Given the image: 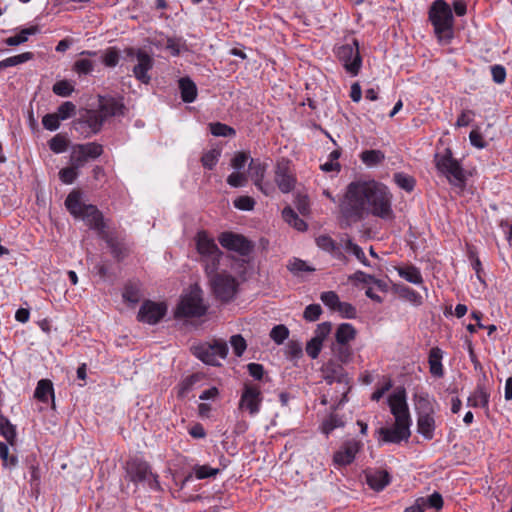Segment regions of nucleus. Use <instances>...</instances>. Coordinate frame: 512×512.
Segmentation results:
<instances>
[{
  "mask_svg": "<svg viewBox=\"0 0 512 512\" xmlns=\"http://www.w3.org/2000/svg\"><path fill=\"white\" fill-rule=\"evenodd\" d=\"M339 208L343 218L350 223L363 220L369 213L385 221L395 217L392 194L385 185L374 180L351 182Z\"/></svg>",
  "mask_w": 512,
  "mask_h": 512,
  "instance_id": "1",
  "label": "nucleus"
},
{
  "mask_svg": "<svg viewBox=\"0 0 512 512\" xmlns=\"http://www.w3.org/2000/svg\"><path fill=\"white\" fill-rule=\"evenodd\" d=\"M65 206L75 218H81L90 229L96 231L98 236L107 230L102 212L95 205L82 203L80 192H70Z\"/></svg>",
  "mask_w": 512,
  "mask_h": 512,
  "instance_id": "2",
  "label": "nucleus"
},
{
  "mask_svg": "<svg viewBox=\"0 0 512 512\" xmlns=\"http://www.w3.org/2000/svg\"><path fill=\"white\" fill-rule=\"evenodd\" d=\"M428 19L440 43L448 44L454 37V16L450 5L444 0H435L429 7Z\"/></svg>",
  "mask_w": 512,
  "mask_h": 512,
  "instance_id": "3",
  "label": "nucleus"
},
{
  "mask_svg": "<svg viewBox=\"0 0 512 512\" xmlns=\"http://www.w3.org/2000/svg\"><path fill=\"white\" fill-rule=\"evenodd\" d=\"M435 163L439 172L444 174L451 185L463 187L465 175L459 162L453 158L452 152L446 148L443 153L435 155Z\"/></svg>",
  "mask_w": 512,
  "mask_h": 512,
  "instance_id": "4",
  "label": "nucleus"
},
{
  "mask_svg": "<svg viewBox=\"0 0 512 512\" xmlns=\"http://www.w3.org/2000/svg\"><path fill=\"white\" fill-rule=\"evenodd\" d=\"M207 311V307L203 304L201 291L193 289L188 294L181 297L176 310L175 316L180 317H201Z\"/></svg>",
  "mask_w": 512,
  "mask_h": 512,
  "instance_id": "5",
  "label": "nucleus"
},
{
  "mask_svg": "<svg viewBox=\"0 0 512 512\" xmlns=\"http://www.w3.org/2000/svg\"><path fill=\"white\" fill-rule=\"evenodd\" d=\"M209 283L215 297L222 302H229L237 292L238 282L236 278L226 271L214 275Z\"/></svg>",
  "mask_w": 512,
  "mask_h": 512,
  "instance_id": "6",
  "label": "nucleus"
},
{
  "mask_svg": "<svg viewBox=\"0 0 512 512\" xmlns=\"http://www.w3.org/2000/svg\"><path fill=\"white\" fill-rule=\"evenodd\" d=\"M336 54L349 74L356 76L359 73L362 59L359 53V44L356 39H353L351 43L339 46Z\"/></svg>",
  "mask_w": 512,
  "mask_h": 512,
  "instance_id": "7",
  "label": "nucleus"
},
{
  "mask_svg": "<svg viewBox=\"0 0 512 512\" xmlns=\"http://www.w3.org/2000/svg\"><path fill=\"white\" fill-rule=\"evenodd\" d=\"M218 241L223 248L236 252L243 257L249 256L254 249L252 241L242 234L230 231L222 232L218 237Z\"/></svg>",
  "mask_w": 512,
  "mask_h": 512,
  "instance_id": "8",
  "label": "nucleus"
},
{
  "mask_svg": "<svg viewBox=\"0 0 512 512\" xmlns=\"http://www.w3.org/2000/svg\"><path fill=\"white\" fill-rule=\"evenodd\" d=\"M125 469L129 480L134 483L149 481L150 477H153L154 483L158 484L149 463L141 458L135 457L128 460Z\"/></svg>",
  "mask_w": 512,
  "mask_h": 512,
  "instance_id": "9",
  "label": "nucleus"
},
{
  "mask_svg": "<svg viewBox=\"0 0 512 512\" xmlns=\"http://www.w3.org/2000/svg\"><path fill=\"white\" fill-rule=\"evenodd\" d=\"M274 181L282 193H289L294 189L296 178L288 160L281 159L277 161L274 170Z\"/></svg>",
  "mask_w": 512,
  "mask_h": 512,
  "instance_id": "10",
  "label": "nucleus"
},
{
  "mask_svg": "<svg viewBox=\"0 0 512 512\" xmlns=\"http://www.w3.org/2000/svg\"><path fill=\"white\" fill-rule=\"evenodd\" d=\"M103 153V146L96 142L77 144L73 147L71 162L76 167H83L90 159H96Z\"/></svg>",
  "mask_w": 512,
  "mask_h": 512,
  "instance_id": "11",
  "label": "nucleus"
},
{
  "mask_svg": "<svg viewBox=\"0 0 512 512\" xmlns=\"http://www.w3.org/2000/svg\"><path fill=\"white\" fill-rule=\"evenodd\" d=\"M268 165L261 162L259 159L251 158L248 165V175L254 185L265 195H270L274 192L275 188L270 182H264Z\"/></svg>",
  "mask_w": 512,
  "mask_h": 512,
  "instance_id": "12",
  "label": "nucleus"
},
{
  "mask_svg": "<svg viewBox=\"0 0 512 512\" xmlns=\"http://www.w3.org/2000/svg\"><path fill=\"white\" fill-rule=\"evenodd\" d=\"M388 404L396 422L411 424L409 408L406 401V392L404 389L394 391L388 397Z\"/></svg>",
  "mask_w": 512,
  "mask_h": 512,
  "instance_id": "13",
  "label": "nucleus"
},
{
  "mask_svg": "<svg viewBox=\"0 0 512 512\" xmlns=\"http://www.w3.org/2000/svg\"><path fill=\"white\" fill-rule=\"evenodd\" d=\"M127 54L128 56L135 55L137 58L138 63L133 68V74L136 79L144 84H148L151 80L148 72L153 68L154 65L153 58L142 49L135 51L133 48H129L127 50Z\"/></svg>",
  "mask_w": 512,
  "mask_h": 512,
  "instance_id": "14",
  "label": "nucleus"
},
{
  "mask_svg": "<svg viewBox=\"0 0 512 512\" xmlns=\"http://www.w3.org/2000/svg\"><path fill=\"white\" fill-rule=\"evenodd\" d=\"M166 312V304L146 300L139 309L137 319L140 322L153 325L158 323L166 315Z\"/></svg>",
  "mask_w": 512,
  "mask_h": 512,
  "instance_id": "15",
  "label": "nucleus"
},
{
  "mask_svg": "<svg viewBox=\"0 0 512 512\" xmlns=\"http://www.w3.org/2000/svg\"><path fill=\"white\" fill-rule=\"evenodd\" d=\"M409 423L396 422L393 427H381L378 429V434L381 440L385 443L398 444L401 441H407L411 435Z\"/></svg>",
  "mask_w": 512,
  "mask_h": 512,
  "instance_id": "16",
  "label": "nucleus"
},
{
  "mask_svg": "<svg viewBox=\"0 0 512 512\" xmlns=\"http://www.w3.org/2000/svg\"><path fill=\"white\" fill-rule=\"evenodd\" d=\"M262 402L261 391L258 386L245 384L239 401V408L246 409L251 415H255L260 410Z\"/></svg>",
  "mask_w": 512,
  "mask_h": 512,
  "instance_id": "17",
  "label": "nucleus"
},
{
  "mask_svg": "<svg viewBox=\"0 0 512 512\" xmlns=\"http://www.w3.org/2000/svg\"><path fill=\"white\" fill-rule=\"evenodd\" d=\"M322 377L327 382V384L331 385L334 382L347 385L348 377L343 368V366L334 360H329L325 364H323L321 368Z\"/></svg>",
  "mask_w": 512,
  "mask_h": 512,
  "instance_id": "18",
  "label": "nucleus"
},
{
  "mask_svg": "<svg viewBox=\"0 0 512 512\" xmlns=\"http://www.w3.org/2000/svg\"><path fill=\"white\" fill-rule=\"evenodd\" d=\"M360 448L361 443L357 440L352 439L344 442L342 447L333 456L334 463L339 466L351 464Z\"/></svg>",
  "mask_w": 512,
  "mask_h": 512,
  "instance_id": "19",
  "label": "nucleus"
},
{
  "mask_svg": "<svg viewBox=\"0 0 512 512\" xmlns=\"http://www.w3.org/2000/svg\"><path fill=\"white\" fill-rule=\"evenodd\" d=\"M103 123L104 120L101 113L97 110H86L73 125L75 130H83L82 125H87L88 128H90V130H88L90 133L97 134L101 130Z\"/></svg>",
  "mask_w": 512,
  "mask_h": 512,
  "instance_id": "20",
  "label": "nucleus"
},
{
  "mask_svg": "<svg viewBox=\"0 0 512 512\" xmlns=\"http://www.w3.org/2000/svg\"><path fill=\"white\" fill-rule=\"evenodd\" d=\"M125 106L120 101L113 97H99L98 112L103 116L105 121L109 117L119 116L124 114Z\"/></svg>",
  "mask_w": 512,
  "mask_h": 512,
  "instance_id": "21",
  "label": "nucleus"
},
{
  "mask_svg": "<svg viewBox=\"0 0 512 512\" xmlns=\"http://www.w3.org/2000/svg\"><path fill=\"white\" fill-rule=\"evenodd\" d=\"M365 476L368 486L376 492L384 490L392 480L390 473L384 469L367 471Z\"/></svg>",
  "mask_w": 512,
  "mask_h": 512,
  "instance_id": "22",
  "label": "nucleus"
},
{
  "mask_svg": "<svg viewBox=\"0 0 512 512\" xmlns=\"http://www.w3.org/2000/svg\"><path fill=\"white\" fill-rule=\"evenodd\" d=\"M191 352H228V344L221 338H213L209 341L194 340L190 346Z\"/></svg>",
  "mask_w": 512,
  "mask_h": 512,
  "instance_id": "23",
  "label": "nucleus"
},
{
  "mask_svg": "<svg viewBox=\"0 0 512 512\" xmlns=\"http://www.w3.org/2000/svg\"><path fill=\"white\" fill-rule=\"evenodd\" d=\"M99 237L106 242L115 259L120 261L125 257V248L114 232L106 230Z\"/></svg>",
  "mask_w": 512,
  "mask_h": 512,
  "instance_id": "24",
  "label": "nucleus"
},
{
  "mask_svg": "<svg viewBox=\"0 0 512 512\" xmlns=\"http://www.w3.org/2000/svg\"><path fill=\"white\" fill-rule=\"evenodd\" d=\"M196 247L202 258L207 255L217 253V251L220 250L215 241L210 238L204 231H201L197 234Z\"/></svg>",
  "mask_w": 512,
  "mask_h": 512,
  "instance_id": "25",
  "label": "nucleus"
},
{
  "mask_svg": "<svg viewBox=\"0 0 512 512\" xmlns=\"http://www.w3.org/2000/svg\"><path fill=\"white\" fill-rule=\"evenodd\" d=\"M417 431L427 440L434 437L435 420L433 414H420L417 417Z\"/></svg>",
  "mask_w": 512,
  "mask_h": 512,
  "instance_id": "26",
  "label": "nucleus"
},
{
  "mask_svg": "<svg viewBox=\"0 0 512 512\" xmlns=\"http://www.w3.org/2000/svg\"><path fill=\"white\" fill-rule=\"evenodd\" d=\"M490 394L486 390L485 386L478 384L474 393L468 397L467 404L473 408L482 407L487 408L489 403Z\"/></svg>",
  "mask_w": 512,
  "mask_h": 512,
  "instance_id": "27",
  "label": "nucleus"
},
{
  "mask_svg": "<svg viewBox=\"0 0 512 512\" xmlns=\"http://www.w3.org/2000/svg\"><path fill=\"white\" fill-rule=\"evenodd\" d=\"M222 257L223 252L219 250L217 251V253H213L202 258L205 273L209 280H211V278H213L214 275L221 273L218 271V269L220 267V260L222 259Z\"/></svg>",
  "mask_w": 512,
  "mask_h": 512,
  "instance_id": "28",
  "label": "nucleus"
},
{
  "mask_svg": "<svg viewBox=\"0 0 512 512\" xmlns=\"http://www.w3.org/2000/svg\"><path fill=\"white\" fill-rule=\"evenodd\" d=\"M179 88L181 92V98L184 102L191 103L196 99L197 87L190 78H181L179 80Z\"/></svg>",
  "mask_w": 512,
  "mask_h": 512,
  "instance_id": "29",
  "label": "nucleus"
},
{
  "mask_svg": "<svg viewBox=\"0 0 512 512\" xmlns=\"http://www.w3.org/2000/svg\"><path fill=\"white\" fill-rule=\"evenodd\" d=\"M34 397L43 403H48L49 397L54 401V389L52 382L48 379L40 380L35 389Z\"/></svg>",
  "mask_w": 512,
  "mask_h": 512,
  "instance_id": "30",
  "label": "nucleus"
},
{
  "mask_svg": "<svg viewBox=\"0 0 512 512\" xmlns=\"http://www.w3.org/2000/svg\"><path fill=\"white\" fill-rule=\"evenodd\" d=\"M0 435L5 438L8 444L14 446L16 443V427L7 417L0 412Z\"/></svg>",
  "mask_w": 512,
  "mask_h": 512,
  "instance_id": "31",
  "label": "nucleus"
},
{
  "mask_svg": "<svg viewBox=\"0 0 512 512\" xmlns=\"http://www.w3.org/2000/svg\"><path fill=\"white\" fill-rule=\"evenodd\" d=\"M40 31L37 25L23 28L18 34L5 39L8 46H17L28 41L29 36L35 35Z\"/></svg>",
  "mask_w": 512,
  "mask_h": 512,
  "instance_id": "32",
  "label": "nucleus"
},
{
  "mask_svg": "<svg viewBox=\"0 0 512 512\" xmlns=\"http://www.w3.org/2000/svg\"><path fill=\"white\" fill-rule=\"evenodd\" d=\"M356 336L355 328L349 323H342L338 326L335 338L338 344L344 345L353 340Z\"/></svg>",
  "mask_w": 512,
  "mask_h": 512,
  "instance_id": "33",
  "label": "nucleus"
},
{
  "mask_svg": "<svg viewBox=\"0 0 512 512\" xmlns=\"http://www.w3.org/2000/svg\"><path fill=\"white\" fill-rule=\"evenodd\" d=\"M283 219L298 231H305L307 224L299 218L298 214L291 208L285 207L282 211Z\"/></svg>",
  "mask_w": 512,
  "mask_h": 512,
  "instance_id": "34",
  "label": "nucleus"
},
{
  "mask_svg": "<svg viewBox=\"0 0 512 512\" xmlns=\"http://www.w3.org/2000/svg\"><path fill=\"white\" fill-rule=\"evenodd\" d=\"M362 162L369 167L381 164L385 159V154L381 150H365L360 154Z\"/></svg>",
  "mask_w": 512,
  "mask_h": 512,
  "instance_id": "35",
  "label": "nucleus"
},
{
  "mask_svg": "<svg viewBox=\"0 0 512 512\" xmlns=\"http://www.w3.org/2000/svg\"><path fill=\"white\" fill-rule=\"evenodd\" d=\"M201 380V376L198 373H194L192 375L184 378L178 385V398H185L188 393L193 389L194 385Z\"/></svg>",
  "mask_w": 512,
  "mask_h": 512,
  "instance_id": "36",
  "label": "nucleus"
},
{
  "mask_svg": "<svg viewBox=\"0 0 512 512\" xmlns=\"http://www.w3.org/2000/svg\"><path fill=\"white\" fill-rule=\"evenodd\" d=\"M342 246L347 252L352 253L364 266H370V263L367 260L362 248L354 243L351 239L347 238L343 240Z\"/></svg>",
  "mask_w": 512,
  "mask_h": 512,
  "instance_id": "37",
  "label": "nucleus"
},
{
  "mask_svg": "<svg viewBox=\"0 0 512 512\" xmlns=\"http://www.w3.org/2000/svg\"><path fill=\"white\" fill-rule=\"evenodd\" d=\"M33 58H34V54L32 52H24L22 54L8 57V58L0 61V70L6 69L8 67L17 66L19 64L30 61Z\"/></svg>",
  "mask_w": 512,
  "mask_h": 512,
  "instance_id": "38",
  "label": "nucleus"
},
{
  "mask_svg": "<svg viewBox=\"0 0 512 512\" xmlns=\"http://www.w3.org/2000/svg\"><path fill=\"white\" fill-rule=\"evenodd\" d=\"M393 179L396 185L406 192H412L414 190L416 180L413 176L403 172H397L394 174Z\"/></svg>",
  "mask_w": 512,
  "mask_h": 512,
  "instance_id": "39",
  "label": "nucleus"
},
{
  "mask_svg": "<svg viewBox=\"0 0 512 512\" xmlns=\"http://www.w3.org/2000/svg\"><path fill=\"white\" fill-rule=\"evenodd\" d=\"M398 272L402 278L410 283L420 284L423 281L420 271L414 266L400 268Z\"/></svg>",
  "mask_w": 512,
  "mask_h": 512,
  "instance_id": "40",
  "label": "nucleus"
},
{
  "mask_svg": "<svg viewBox=\"0 0 512 512\" xmlns=\"http://www.w3.org/2000/svg\"><path fill=\"white\" fill-rule=\"evenodd\" d=\"M210 132L212 135L217 137H233L236 134L234 128L220 122L211 123Z\"/></svg>",
  "mask_w": 512,
  "mask_h": 512,
  "instance_id": "41",
  "label": "nucleus"
},
{
  "mask_svg": "<svg viewBox=\"0 0 512 512\" xmlns=\"http://www.w3.org/2000/svg\"><path fill=\"white\" fill-rule=\"evenodd\" d=\"M442 354H429V367L430 373L437 378H441L444 375L442 366Z\"/></svg>",
  "mask_w": 512,
  "mask_h": 512,
  "instance_id": "42",
  "label": "nucleus"
},
{
  "mask_svg": "<svg viewBox=\"0 0 512 512\" xmlns=\"http://www.w3.org/2000/svg\"><path fill=\"white\" fill-rule=\"evenodd\" d=\"M344 421L337 414H331L322 424V431L326 435L330 434L334 429L343 427Z\"/></svg>",
  "mask_w": 512,
  "mask_h": 512,
  "instance_id": "43",
  "label": "nucleus"
},
{
  "mask_svg": "<svg viewBox=\"0 0 512 512\" xmlns=\"http://www.w3.org/2000/svg\"><path fill=\"white\" fill-rule=\"evenodd\" d=\"M289 329L283 325L279 324L272 328L270 331V338L278 345L284 343L286 339L289 337Z\"/></svg>",
  "mask_w": 512,
  "mask_h": 512,
  "instance_id": "44",
  "label": "nucleus"
},
{
  "mask_svg": "<svg viewBox=\"0 0 512 512\" xmlns=\"http://www.w3.org/2000/svg\"><path fill=\"white\" fill-rule=\"evenodd\" d=\"M287 268L294 275H300L302 272H312L315 269L310 267L305 261L299 258H293L289 261Z\"/></svg>",
  "mask_w": 512,
  "mask_h": 512,
  "instance_id": "45",
  "label": "nucleus"
},
{
  "mask_svg": "<svg viewBox=\"0 0 512 512\" xmlns=\"http://www.w3.org/2000/svg\"><path fill=\"white\" fill-rule=\"evenodd\" d=\"M220 155L221 152L218 149H211L204 153L201 157V163L203 167L212 170L216 166Z\"/></svg>",
  "mask_w": 512,
  "mask_h": 512,
  "instance_id": "46",
  "label": "nucleus"
},
{
  "mask_svg": "<svg viewBox=\"0 0 512 512\" xmlns=\"http://www.w3.org/2000/svg\"><path fill=\"white\" fill-rule=\"evenodd\" d=\"M123 298L126 302L136 304L140 301V290L136 284L129 283L123 291Z\"/></svg>",
  "mask_w": 512,
  "mask_h": 512,
  "instance_id": "47",
  "label": "nucleus"
},
{
  "mask_svg": "<svg viewBox=\"0 0 512 512\" xmlns=\"http://www.w3.org/2000/svg\"><path fill=\"white\" fill-rule=\"evenodd\" d=\"M80 167H76L75 163L71 162L70 167H66L60 170L59 178L65 184H72L78 176L77 170Z\"/></svg>",
  "mask_w": 512,
  "mask_h": 512,
  "instance_id": "48",
  "label": "nucleus"
},
{
  "mask_svg": "<svg viewBox=\"0 0 512 512\" xmlns=\"http://www.w3.org/2000/svg\"><path fill=\"white\" fill-rule=\"evenodd\" d=\"M49 147L57 154L65 152L68 147V140L62 134H57L49 141Z\"/></svg>",
  "mask_w": 512,
  "mask_h": 512,
  "instance_id": "49",
  "label": "nucleus"
},
{
  "mask_svg": "<svg viewBox=\"0 0 512 512\" xmlns=\"http://www.w3.org/2000/svg\"><path fill=\"white\" fill-rule=\"evenodd\" d=\"M52 91L58 96L68 97L74 91V87L71 85L69 81L60 80L53 85Z\"/></svg>",
  "mask_w": 512,
  "mask_h": 512,
  "instance_id": "50",
  "label": "nucleus"
},
{
  "mask_svg": "<svg viewBox=\"0 0 512 512\" xmlns=\"http://www.w3.org/2000/svg\"><path fill=\"white\" fill-rule=\"evenodd\" d=\"M166 48L171 51V54L178 56L181 50H187L185 41L180 37L168 38Z\"/></svg>",
  "mask_w": 512,
  "mask_h": 512,
  "instance_id": "51",
  "label": "nucleus"
},
{
  "mask_svg": "<svg viewBox=\"0 0 512 512\" xmlns=\"http://www.w3.org/2000/svg\"><path fill=\"white\" fill-rule=\"evenodd\" d=\"M94 69V64L91 60L81 58L75 61L73 70L79 75H87Z\"/></svg>",
  "mask_w": 512,
  "mask_h": 512,
  "instance_id": "52",
  "label": "nucleus"
},
{
  "mask_svg": "<svg viewBox=\"0 0 512 512\" xmlns=\"http://www.w3.org/2000/svg\"><path fill=\"white\" fill-rule=\"evenodd\" d=\"M416 407L418 410V415L420 414H434L433 405L428 397V395H420L417 399Z\"/></svg>",
  "mask_w": 512,
  "mask_h": 512,
  "instance_id": "53",
  "label": "nucleus"
},
{
  "mask_svg": "<svg viewBox=\"0 0 512 512\" xmlns=\"http://www.w3.org/2000/svg\"><path fill=\"white\" fill-rule=\"evenodd\" d=\"M119 57V51L115 47H110L104 52L102 61L107 67H115L119 62Z\"/></svg>",
  "mask_w": 512,
  "mask_h": 512,
  "instance_id": "54",
  "label": "nucleus"
},
{
  "mask_svg": "<svg viewBox=\"0 0 512 512\" xmlns=\"http://www.w3.org/2000/svg\"><path fill=\"white\" fill-rule=\"evenodd\" d=\"M76 112V106L70 101L63 102L57 109V115L60 120H66L72 117Z\"/></svg>",
  "mask_w": 512,
  "mask_h": 512,
  "instance_id": "55",
  "label": "nucleus"
},
{
  "mask_svg": "<svg viewBox=\"0 0 512 512\" xmlns=\"http://www.w3.org/2000/svg\"><path fill=\"white\" fill-rule=\"evenodd\" d=\"M443 503H444L443 498H442L441 494L438 492H434L427 498H423L424 509L426 507H429V508H434L437 511H439L442 509Z\"/></svg>",
  "mask_w": 512,
  "mask_h": 512,
  "instance_id": "56",
  "label": "nucleus"
},
{
  "mask_svg": "<svg viewBox=\"0 0 512 512\" xmlns=\"http://www.w3.org/2000/svg\"><path fill=\"white\" fill-rule=\"evenodd\" d=\"M42 124L45 129L55 131L60 126V118L57 113L46 114L42 119Z\"/></svg>",
  "mask_w": 512,
  "mask_h": 512,
  "instance_id": "57",
  "label": "nucleus"
},
{
  "mask_svg": "<svg viewBox=\"0 0 512 512\" xmlns=\"http://www.w3.org/2000/svg\"><path fill=\"white\" fill-rule=\"evenodd\" d=\"M250 159L251 158L247 152H244V151L237 152L234 155V157L231 159V166L235 170L239 171L245 167L246 163Z\"/></svg>",
  "mask_w": 512,
  "mask_h": 512,
  "instance_id": "58",
  "label": "nucleus"
},
{
  "mask_svg": "<svg viewBox=\"0 0 512 512\" xmlns=\"http://www.w3.org/2000/svg\"><path fill=\"white\" fill-rule=\"evenodd\" d=\"M321 301L332 310H336L340 300L334 291L323 292L320 296Z\"/></svg>",
  "mask_w": 512,
  "mask_h": 512,
  "instance_id": "59",
  "label": "nucleus"
},
{
  "mask_svg": "<svg viewBox=\"0 0 512 512\" xmlns=\"http://www.w3.org/2000/svg\"><path fill=\"white\" fill-rule=\"evenodd\" d=\"M233 204L239 210L250 211L254 208L255 201L250 196H239L234 200Z\"/></svg>",
  "mask_w": 512,
  "mask_h": 512,
  "instance_id": "60",
  "label": "nucleus"
},
{
  "mask_svg": "<svg viewBox=\"0 0 512 512\" xmlns=\"http://www.w3.org/2000/svg\"><path fill=\"white\" fill-rule=\"evenodd\" d=\"M322 313V308L319 304L308 305L303 313V317L307 321H316Z\"/></svg>",
  "mask_w": 512,
  "mask_h": 512,
  "instance_id": "61",
  "label": "nucleus"
},
{
  "mask_svg": "<svg viewBox=\"0 0 512 512\" xmlns=\"http://www.w3.org/2000/svg\"><path fill=\"white\" fill-rule=\"evenodd\" d=\"M316 244L317 246L322 249L323 251H326L330 253L335 247L338 245L330 236L328 235H321L318 238H316Z\"/></svg>",
  "mask_w": 512,
  "mask_h": 512,
  "instance_id": "62",
  "label": "nucleus"
},
{
  "mask_svg": "<svg viewBox=\"0 0 512 512\" xmlns=\"http://www.w3.org/2000/svg\"><path fill=\"white\" fill-rule=\"evenodd\" d=\"M218 473H219V469L212 468L208 465L197 466L195 468V475L198 479L214 477Z\"/></svg>",
  "mask_w": 512,
  "mask_h": 512,
  "instance_id": "63",
  "label": "nucleus"
},
{
  "mask_svg": "<svg viewBox=\"0 0 512 512\" xmlns=\"http://www.w3.org/2000/svg\"><path fill=\"white\" fill-rule=\"evenodd\" d=\"M227 183L232 187H243L247 183V175L240 172H233L227 177Z\"/></svg>",
  "mask_w": 512,
  "mask_h": 512,
  "instance_id": "64",
  "label": "nucleus"
}]
</instances>
